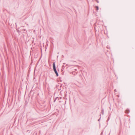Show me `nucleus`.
Returning a JSON list of instances; mask_svg holds the SVG:
<instances>
[{
	"mask_svg": "<svg viewBox=\"0 0 135 135\" xmlns=\"http://www.w3.org/2000/svg\"><path fill=\"white\" fill-rule=\"evenodd\" d=\"M96 9H97V10H98V7H97V6H96Z\"/></svg>",
	"mask_w": 135,
	"mask_h": 135,
	"instance_id": "nucleus-2",
	"label": "nucleus"
},
{
	"mask_svg": "<svg viewBox=\"0 0 135 135\" xmlns=\"http://www.w3.org/2000/svg\"><path fill=\"white\" fill-rule=\"evenodd\" d=\"M127 112V110H126V113H128V112Z\"/></svg>",
	"mask_w": 135,
	"mask_h": 135,
	"instance_id": "nucleus-3",
	"label": "nucleus"
},
{
	"mask_svg": "<svg viewBox=\"0 0 135 135\" xmlns=\"http://www.w3.org/2000/svg\"><path fill=\"white\" fill-rule=\"evenodd\" d=\"M53 69H54V70L55 72V73L57 76H58V74L56 71V68H55V63H53Z\"/></svg>",
	"mask_w": 135,
	"mask_h": 135,
	"instance_id": "nucleus-1",
	"label": "nucleus"
}]
</instances>
